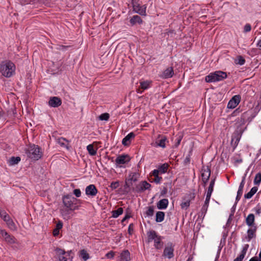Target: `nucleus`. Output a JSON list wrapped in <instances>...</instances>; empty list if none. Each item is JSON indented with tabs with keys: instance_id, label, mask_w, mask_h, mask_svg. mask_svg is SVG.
Here are the masks:
<instances>
[{
	"instance_id": "nucleus-1",
	"label": "nucleus",
	"mask_w": 261,
	"mask_h": 261,
	"mask_svg": "<svg viewBox=\"0 0 261 261\" xmlns=\"http://www.w3.org/2000/svg\"><path fill=\"white\" fill-rule=\"evenodd\" d=\"M15 65L10 61L6 60L0 63V73L6 77H10L15 74Z\"/></svg>"
},
{
	"instance_id": "nucleus-2",
	"label": "nucleus",
	"mask_w": 261,
	"mask_h": 261,
	"mask_svg": "<svg viewBox=\"0 0 261 261\" xmlns=\"http://www.w3.org/2000/svg\"><path fill=\"white\" fill-rule=\"evenodd\" d=\"M147 239L146 242L149 243L152 241L154 242V246L157 250L161 249L164 246L162 241L163 237L159 236L154 230H151L147 232Z\"/></svg>"
},
{
	"instance_id": "nucleus-3",
	"label": "nucleus",
	"mask_w": 261,
	"mask_h": 261,
	"mask_svg": "<svg viewBox=\"0 0 261 261\" xmlns=\"http://www.w3.org/2000/svg\"><path fill=\"white\" fill-rule=\"evenodd\" d=\"M62 201L64 205L68 210L73 211L79 208L77 202L79 201L76 198L71 195H66L62 197Z\"/></svg>"
},
{
	"instance_id": "nucleus-4",
	"label": "nucleus",
	"mask_w": 261,
	"mask_h": 261,
	"mask_svg": "<svg viewBox=\"0 0 261 261\" xmlns=\"http://www.w3.org/2000/svg\"><path fill=\"white\" fill-rule=\"evenodd\" d=\"M227 77L226 72L221 71H217L205 76V81L207 83L221 81Z\"/></svg>"
},
{
	"instance_id": "nucleus-5",
	"label": "nucleus",
	"mask_w": 261,
	"mask_h": 261,
	"mask_svg": "<svg viewBox=\"0 0 261 261\" xmlns=\"http://www.w3.org/2000/svg\"><path fill=\"white\" fill-rule=\"evenodd\" d=\"M27 154L28 157L34 160H38L42 156V152L40 151V148L35 145L30 146Z\"/></svg>"
},
{
	"instance_id": "nucleus-6",
	"label": "nucleus",
	"mask_w": 261,
	"mask_h": 261,
	"mask_svg": "<svg viewBox=\"0 0 261 261\" xmlns=\"http://www.w3.org/2000/svg\"><path fill=\"white\" fill-rule=\"evenodd\" d=\"M195 197V194L194 193H190L186 195L180 204L181 207L183 209H187L190 206L191 201L193 200Z\"/></svg>"
},
{
	"instance_id": "nucleus-7",
	"label": "nucleus",
	"mask_w": 261,
	"mask_h": 261,
	"mask_svg": "<svg viewBox=\"0 0 261 261\" xmlns=\"http://www.w3.org/2000/svg\"><path fill=\"white\" fill-rule=\"evenodd\" d=\"M211 175V169L208 166L203 167L201 169L202 181L203 182V186L205 187Z\"/></svg>"
},
{
	"instance_id": "nucleus-8",
	"label": "nucleus",
	"mask_w": 261,
	"mask_h": 261,
	"mask_svg": "<svg viewBox=\"0 0 261 261\" xmlns=\"http://www.w3.org/2000/svg\"><path fill=\"white\" fill-rule=\"evenodd\" d=\"M0 233L8 243L13 244L16 242L15 237L8 234L5 230L0 229Z\"/></svg>"
},
{
	"instance_id": "nucleus-9",
	"label": "nucleus",
	"mask_w": 261,
	"mask_h": 261,
	"mask_svg": "<svg viewBox=\"0 0 261 261\" xmlns=\"http://www.w3.org/2000/svg\"><path fill=\"white\" fill-rule=\"evenodd\" d=\"M240 100L241 96L240 95H236L233 96L229 101L227 105V108L229 109L235 108L239 105Z\"/></svg>"
},
{
	"instance_id": "nucleus-10",
	"label": "nucleus",
	"mask_w": 261,
	"mask_h": 261,
	"mask_svg": "<svg viewBox=\"0 0 261 261\" xmlns=\"http://www.w3.org/2000/svg\"><path fill=\"white\" fill-rule=\"evenodd\" d=\"M139 174L137 172L131 173L129 174L128 178L125 181V186L130 187L132 185V182H136L138 180L139 177Z\"/></svg>"
},
{
	"instance_id": "nucleus-11",
	"label": "nucleus",
	"mask_w": 261,
	"mask_h": 261,
	"mask_svg": "<svg viewBox=\"0 0 261 261\" xmlns=\"http://www.w3.org/2000/svg\"><path fill=\"white\" fill-rule=\"evenodd\" d=\"M150 187L151 185L149 183L145 180L142 181L136 186V190L138 192H142L150 189Z\"/></svg>"
},
{
	"instance_id": "nucleus-12",
	"label": "nucleus",
	"mask_w": 261,
	"mask_h": 261,
	"mask_svg": "<svg viewBox=\"0 0 261 261\" xmlns=\"http://www.w3.org/2000/svg\"><path fill=\"white\" fill-rule=\"evenodd\" d=\"M163 255L169 259L172 258L174 256V248L170 245L166 247L164 250Z\"/></svg>"
},
{
	"instance_id": "nucleus-13",
	"label": "nucleus",
	"mask_w": 261,
	"mask_h": 261,
	"mask_svg": "<svg viewBox=\"0 0 261 261\" xmlns=\"http://www.w3.org/2000/svg\"><path fill=\"white\" fill-rule=\"evenodd\" d=\"M61 104V99L60 98L56 96L50 97L48 101V105L51 107H58L60 106Z\"/></svg>"
},
{
	"instance_id": "nucleus-14",
	"label": "nucleus",
	"mask_w": 261,
	"mask_h": 261,
	"mask_svg": "<svg viewBox=\"0 0 261 261\" xmlns=\"http://www.w3.org/2000/svg\"><path fill=\"white\" fill-rule=\"evenodd\" d=\"M160 174L156 170H153L150 173V176H153V178L151 179V182H154L157 184H160L162 180V177L160 176Z\"/></svg>"
},
{
	"instance_id": "nucleus-15",
	"label": "nucleus",
	"mask_w": 261,
	"mask_h": 261,
	"mask_svg": "<svg viewBox=\"0 0 261 261\" xmlns=\"http://www.w3.org/2000/svg\"><path fill=\"white\" fill-rule=\"evenodd\" d=\"M97 190L94 185H90L86 188L85 192L87 195L95 196L97 193Z\"/></svg>"
},
{
	"instance_id": "nucleus-16",
	"label": "nucleus",
	"mask_w": 261,
	"mask_h": 261,
	"mask_svg": "<svg viewBox=\"0 0 261 261\" xmlns=\"http://www.w3.org/2000/svg\"><path fill=\"white\" fill-rule=\"evenodd\" d=\"M146 6L145 5L140 6L139 4L133 7L134 11L142 16L146 15Z\"/></svg>"
},
{
	"instance_id": "nucleus-17",
	"label": "nucleus",
	"mask_w": 261,
	"mask_h": 261,
	"mask_svg": "<svg viewBox=\"0 0 261 261\" xmlns=\"http://www.w3.org/2000/svg\"><path fill=\"white\" fill-rule=\"evenodd\" d=\"M130 160L127 155H121L117 157L115 162L117 165L124 164L128 162Z\"/></svg>"
},
{
	"instance_id": "nucleus-18",
	"label": "nucleus",
	"mask_w": 261,
	"mask_h": 261,
	"mask_svg": "<svg viewBox=\"0 0 261 261\" xmlns=\"http://www.w3.org/2000/svg\"><path fill=\"white\" fill-rule=\"evenodd\" d=\"M135 137L134 133L132 132L126 136L122 140V143L124 146H127L130 143V140Z\"/></svg>"
},
{
	"instance_id": "nucleus-19",
	"label": "nucleus",
	"mask_w": 261,
	"mask_h": 261,
	"mask_svg": "<svg viewBox=\"0 0 261 261\" xmlns=\"http://www.w3.org/2000/svg\"><path fill=\"white\" fill-rule=\"evenodd\" d=\"M56 251L59 256V261H67V256L65 255L66 252L64 250L57 248Z\"/></svg>"
},
{
	"instance_id": "nucleus-20",
	"label": "nucleus",
	"mask_w": 261,
	"mask_h": 261,
	"mask_svg": "<svg viewBox=\"0 0 261 261\" xmlns=\"http://www.w3.org/2000/svg\"><path fill=\"white\" fill-rule=\"evenodd\" d=\"M174 74L173 69L172 67L167 68L162 73V77L165 79L171 77Z\"/></svg>"
},
{
	"instance_id": "nucleus-21",
	"label": "nucleus",
	"mask_w": 261,
	"mask_h": 261,
	"mask_svg": "<svg viewBox=\"0 0 261 261\" xmlns=\"http://www.w3.org/2000/svg\"><path fill=\"white\" fill-rule=\"evenodd\" d=\"M248 247H249V245L246 244L243 247V248L241 251L240 255L238 257H237L236 259H234L233 260V261H242L246 254V252H247Z\"/></svg>"
},
{
	"instance_id": "nucleus-22",
	"label": "nucleus",
	"mask_w": 261,
	"mask_h": 261,
	"mask_svg": "<svg viewBox=\"0 0 261 261\" xmlns=\"http://www.w3.org/2000/svg\"><path fill=\"white\" fill-rule=\"evenodd\" d=\"M168 200L167 199H163L160 200L157 203V207L159 210L166 209L168 205Z\"/></svg>"
},
{
	"instance_id": "nucleus-23",
	"label": "nucleus",
	"mask_w": 261,
	"mask_h": 261,
	"mask_svg": "<svg viewBox=\"0 0 261 261\" xmlns=\"http://www.w3.org/2000/svg\"><path fill=\"white\" fill-rule=\"evenodd\" d=\"M130 253L127 250L123 251L120 254V258L119 261H129Z\"/></svg>"
},
{
	"instance_id": "nucleus-24",
	"label": "nucleus",
	"mask_w": 261,
	"mask_h": 261,
	"mask_svg": "<svg viewBox=\"0 0 261 261\" xmlns=\"http://www.w3.org/2000/svg\"><path fill=\"white\" fill-rule=\"evenodd\" d=\"M169 167V165L167 163H164L162 165L160 166L157 169H155L158 171L160 174H163L167 172Z\"/></svg>"
},
{
	"instance_id": "nucleus-25",
	"label": "nucleus",
	"mask_w": 261,
	"mask_h": 261,
	"mask_svg": "<svg viewBox=\"0 0 261 261\" xmlns=\"http://www.w3.org/2000/svg\"><path fill=\"white\" fill-rule=\"evenodd\" d=\"M142 22V19L138 15H135L130 19V23L132 25H135L137 23L141 24Z\"/></svg>"
},
{
	"instance_id": "nucleus-26",
	"label": "nucleus",
	"mask_w": 261,
	"mask_h": 261,
	"mask_svg": "<svg viewBox=\"0 0 261 261\" xmlns=\"http://www.w3.org/2000/svg\"><path fill=\"white\" fill-rule=\"evenodd\" d=\"M246 223L249 226H252L254 223V216L252 214H249L246 219Z\"/></svg>"
},
{
	"instance_id": "nucleus-27",
	"label": "nucleus",
	"mask_w": 261,
	"mask_h": 261,
	"mask_svg": "<svg viewBox=\"0 0 261 261\" xmlns=\"http://www.w3.org/2000/svg\"><path fill=\"white\" fill-rule=\"evenodd\" d=\"M58 143L61 146L66 147L68 149L69 142L67 140L64 138H60L58 139Z\"/></svg>"
},
{
	"instance_id": "nucleus-28",
	"label": "nucleus",
	"mask_w": 261,
	"mask_h": 261,
	"mask_svg": "<svg viewBox=\"0 0 261 261\" xmlns=\"http://www.w3.org/2000/svg\"><path fill=\"white\" fill-rule=\"evenodd\" d=\"M258 190L257 187H253L251 188L250 192H249L248 193L244 195V197L246 199H250L257 192Z\"/></svg>"
},
{
	"instance_id": "nucleus-29",
	"label": "nucleus",
	"mask_w": 261,
	"mask_h": 261,
	"mask_svg": "<svg viewBox=\"0 0 261 261\" xmlns=\"http://www.w3.org/2000/svg\"><path fill=\"white\" fill-rule=\"evenodd\" d=\"M165 217V213L163 212L159 211L156 213L155 221L156 222H162Z\"/></svg>"
},
{
	"instance_id": "nucleus-30",
	"label": "nucleus",
	"mask_w": 261,
	"mask_h": 261,
	"mask_svg": "<svg viewBox=\"0 0 261 261\" xmlns=\"http://www.w3.org/2000/svg\"><path fill=\"white\" fill-rule=\"evenodd\" d=\"M210 200L205 199L204 203L203 205L202 206L201 210V216L203 215V216H205V214L206 213V212L207 211V208L208 206Z\"/></svg>"
},
{
	"instance_id": "nucleus-31",
	"label": "nucleus",
	"mask_w": 261,
	"mask_h": 261,
	"mask_svg": "<svg viewBox=\"0 0 261 261\" xmlns=\"http://www.w3.org/2000/svg\"><path fill=\"white\" fill-rule=\"evenodd\" d=\"M123 212V208L119 207L117 210L113 211L112 212V217L115 218H117L118 216H119L120 215L122 214Z\"/></svg>"
},
{
	"instance_id": "nucleus-32",
	"label": "nucleus",
	"mask_w": 261,
	"mask_h": 261,
	"mask_svg": "<svg viewBox=\"0 0 261 261\" xmlns=\"http://www.w3.org/2000/svg\"><path fill=\"white\" fill-rule=\"evenodd\" d=\"M256 229H249L247 230V239L248 241H250L255 236Z\"/></svg>"
},
{
	"instance_id": "nucleus-33",
	"label": "nucleus",
	"mask_w": 261,
	"mask_h": 261,
	"mask_svg": "<svg viewBox=\"0 0 261 261\" xmlns=\"http://www.w3.org/2000/svg\"><path fill=\"white\" fill-rule=\"evenodd\" d=\"M167 140V138L165 136H162L161 140L159 141V142H156L157 145L158 146L161 147L162 148H165L166 147V141Z\"/></svg>"
},
{
	"instance_id": "nucleus-34",
	"label": "nucleus",
	"mask_w": 261,
	"mask_h": 261,
	"mask_svg": "<svg viewBox=\"0 0 261 261\" xmlns=\"http://www.w3.org/2000/svg\"><path fill=\"white\" fill-rule=\"evenodd\" d=\"M87 150L91 155H95L96 154V150H95L92 144H89L87 146Z\"/></svg>"
},
{
	"instance_id": "nucleus-35",
	"label": "nucleus",
	"mask_w": 261,
	"mask_h": 261,
	"mask_svg": "<svg viewBox=\"0 0 261 261\" xmlns=\"http://www.w3.org/2000/svg\"><path fill=\"white\" fill-rule=\"evenodd\" d=\"M20 161V158L19 156L14 157L12 156L9 160V163L11 165L17 164Z\"/></svg>"
},
{
	"instance_id": "nucleus-36",
	"label": "nucleus",
	"mask_w": 261,
	"mask_h": 261,
	"mask_svg": "<svg viewBox=\"0 0 261 261\" xmlns=\"http://www.w3.org/2000/svg\"><path fill=\"white\" fill-rule=\"evenodd\" d=\"M6 223L8 227L11 230H15L16 229L17 227L13 221L11 219L7 222Z\"/></svg>"
},
{
	"instance_id": "nucleus-37",
	"label": "nucleus",
	"mask_w": 261,
	"mask_h": 261,
	"mask_svg": "<svg viewBox=\"0 0 261 261\" xmlns=\"http://www.w3.org/2000/svg\"><path fill=\"white\" fill-rule=\"evenodd\" d=\"M80 255L85 261L89 258V254L84 249H83L80 251Z\"/></svg>"
},
{
	"instance_id": "nucleus-38",
	"label": "nucleus",
	"mask_w": 261,
	"mask_h": 261,
	"mask_svg": "<svg viewBox=\"0 0 261 261\" xmlns=\"http://www.w3.org/2000/svg\"><path fill=\"white\" fill-rule=\"evenodd\" d=\"M150 82L149 81H144L140 82V88L143 90H146L150 87Z\"/></svg>"
},
{
	"instance_id": "nucleus-39",
	"label": "nucleus",
	"mask_w": 261,
	"mask_h": 261,
	"mask_svg": "<svg viewBox=\"0 0 261 261\" xmlns=\"http://www.w3.org/2000/svg\"><path fill=\"white\" fill-rule=\"evenodd\" d=\"M235 63L237 64H239L240 65H242L245 64V60L244 59V58L242 56H239L236 59Z\"/></svg>"
},
{
	"instance_id": "nucleus-40",
	"label": "nucleus",
	"mask_w": 261,
	"mask_h": 261,
	"mask_svg": "<svg viewBox=\"0 0 261 261\" xmlns=\"http://www.w3.org/2000/svg\"><path fill=\"white\" fill-rule=\"evenodd\" d=\"M261 182V173H257L254 179V184L255 185H259Z\"/></svg>"
},
{
	"instance_id": "nucleus-41",
	"label": "nucleus",
	"mask_w": 261,
	"mask_h": 261,
	"mask_svg": "<svg viewBox=\"0 0 261 261\" xmlns=\"http://www.w3.org/2000/svg\"><path fill=\"white\" fill-rule=\"evenodd\" d=\"M38 0H20L22 5L34 4L38 3Z\"/></svg>"
},
{
	"instance_id": "nucleus-42",
	"label": "nucleus",
	"mask_w": 261,
	"mask_h": 261,
	"mask_svg": "<svg viewBox=\"0 0 261 261\" xmlns=\"http://www.w3.org/2000/svg\"><path fill=\"white\" fill-rule=\"evenodd\" d=\"M109 117H110L109 114H108L107 113H103V114H101L99 116V119L100 120L107 121V120H108Z\"/></svg>"
},
{
	"instance_id": "nucleus-43",
	"label": "nucleus",
	"mask_w": 261,
	"mask_h": 261,
	"mask_svg": "<svg viewBox=\"0 0 261 261\" xmlns=\"http://www.w3.org/2000/svg\"><path fill=\"white\" fill-rule=\"evenodd\" d=\"M154 213V208L153 206H149L146 212V214L148 216H153Z\"/></svg>"
},
{
	"instance_id": "nucleus-44",
	"label": "nucleus",
	"mask_w": 261,
	"mask_h": 261,
	"mask_svg": "<svg viewBox=\"0 0 261 261\" xmlns=\"http://www.w3.org/2000/svg\"><path fill=\"white\" fill-rule=\"evenodd\" d=\"M38 3L43 4L48 7H50L52 4V3L48 0H38Z\"/></svg>"
},
{
	"instance_id": "nucleus-45",
	"label": "nucleus",
	"mask_w": 261,
	"mask_h": 261,
	"mask_svg": "<svg viewBox=\"0 0 261 261\" xmlns=\"http://www.w3.org/2000/svg\"><path fill=\"white\" fill-rule=\"evenodd\" d=\"M119 186V181H113L111 184L110 187L112 189V190H114L117 189Z\"/></svg>"
},
{
	"instance_id": "nucleus-46",
	"label": "nucleus",
	"mask_w": 261,
	"mask_h": 261,
	"mask_svg": "<svg viewBox=\"0 0 261 261\" xmlns=\"http://www.w3.org/2000/svg\"><path fill=\"white\" fill-rule=\"evenodd\" d=\"M251 25L249 23H247L245 25L244 27V32L247 33L251 31Z\"/></svg>"
},
{
	"instance_id": "nucleus-47",
	"label": "nucleus",
	"mask_w": 261,
	"mask_h": 261,
	"mask_svg": "<svg viewBox=\"0 0 261 261\" xmlns=\"http://www.w3.org/2000/svg\"><path fill=\"white\" fill-rule=\"evenodd\" d=\"M215 182V178L212 179L211 180V182H210V185H209V187L208 188V190H210V191H213Z\"/></svg>"
},
{
	"instance_id": "nucleus-48",
	"label": "nucleus",
	"mask_w": 261,
	"mask_h": 261,
	"mask_svg": "<svg viewBox=\"0 0 261 261\" xmlns=\"http://www.w3.org/2000/svg\"><path fill=\"white\" fill-rule=\"evenodd\" d=\"M73 194L76 197H80L81 196V192L79 189H76L73 190Z\"/></svg>"
},
{
	"instance_id": "nucleus-49",
	"label": "nucleus",
	"mask_w": 261,
	"mask_h": 261,
	"mask_svg": "<svg viewBox=\"0 0 261 261\" xmlns=\"http://www.w3.org/2000/svg\"><path fill=\"white\" fill-rule=\"evenodd\" d=\"M242 194H243V191L241 190H238V192H237V195L236 197V201H238L239 200H240Z\"/></svg>"
},
{
	"instance_id": "nucleus-50",
	"label": "nucleus",
	"mask_w": 261,
	"mask_h": 261,
	"mask_svg": "<svg viewBox=\"0 0 261 261\" xmlns=\"http://www.w3.org/2000/svg\"><path fill=\"white\" fill-rule=\"evenodd\" d=\"M114 252L111 251L107 253L106 255V256L108 258H113L114 256Z\"/></svg>"
},
{
	"instance_id": "nucleus-51",
	"label": "nucleus",
	"mask_w": 261,
	"mask_h": 261,
	"mask_svg": "<svg viewBox=\"0 0 261 261\" xmlns=\"http://www.w3.org/2000/svg\"><path fill=\"white\" fill-rule=\"evenodd\" d=\"M245 177L244 176V177H243L242 180L241 182L240 183V185L239 186V188L238 190H241L243 191V188L244 186V184H245Z\"/></svg>"
},
{
	"instance_id": "nucleus-52",
	"label": "nucleus",
	"mask_w": 261,
	"mask_h": 261,
	"mask_svg": "<svg viewBox=\"0 0 261 261\" xmlns=\"http://www.w3.org/2000/svg\"><path fill=\"white\" fill-rule=\"evenodd\" d=\"M65 255H66L67 257H69V259H71V260H72L73 258V253L71 250L66 252Z\"/></svg>"
},
{
	"instance_id": "nucleus-53",
	"label": "nucleus",
	"mask_w": 261,
	"mask_h": 261,
	"mask_svg": "<svg viewBox=\"0 0 261 261\" xmlns=\"http://www.w3.org/2000/svg\"><path fill=\"white\" fill-rule=\"evenodd\" d=\"M63 223L61 221H59L56 225V229L54 230V232L58 230L61 229Z\"/></svg>"
},
{
	"instance_id": "nucleus-54",
	"label": "nucleus",
	"mask_w": 261,
	"mask_h": 261,
	"mask_svg": "<svg viewBox=\"0 0 261 261\" xmlns=\"http://www.w3.org/2000/svg\"><path fill=\"white\" fill-rule=\"evenodd\" d=\"M212 192H213L212 191H210V190H207L205 199L210 200V198H211Z\"/></svg>"
},
{
	"instance_id": "nucleus-55",
	"label": "nucleus",
	"mask_w": 261,
	"mask_h": 261,
	"mask_svg": "<svg viewBox=\"0 0 261 261\" xmlns=\"http://www.w3.org/2000/svg\"><path fill=\"white\" fill-rule=\"evenodd\" d=\"M133 224H129V226H128V232L129 234H132L133 232Z\"/></svg>"
},
{
	"instance_id": "nucleus-56",
	"label": "nucleus",
	"mask_w": 261,
	"mask_h": 261,
	"mask_svg": "<svg viewBox=\"0 0 261 261\" xmlns=\"http://www.w3.org/2000/svg\"><path fill=\"white\" fill-rule=\"evenodd\" d=\"M4 221L6 222H8L9 220L11 219L10 216L6 213L2 218Z\"/></svg>"
},
{
	"instance_id": "nucleus-57",
	"label": "nucleus",
	"mask_w": 261,
	"mask_h": 261,
	"mask_svg": "<svg viewBox=\"0 0 261 261\" xmlns=\"http://www.w3.org/2000/svg\"><path fill=\"white\" fill-rule=\"evenodd\" d=\"M190 162V155L188 154V155H187L186 156V158H185V159L184 160V163L185 164H189Z\"/></svg>"
},
{
	"instance_id": "nucleus-58",
	"label": "nucleus",
	"mask_w": 261,
	"mask_h": 261,
	"mask_svg": "<svg viewBox=\"0 0 261 261\" xmlns=\"http://www.w3.org/2000/svg\"><path fill=\"white\" fill-rule=\"evenodd\" d=\"M255 211L256 214L259 215L260 214H261V207L257 206L255 208Z\"/></svg>"
},
{
	"instance_id": "nucleus-59",
	"label": "nucleus",
	"mask_w": 261,
	"mask_h": 261,
	"mask_svg": "<svg viewBox=\"0 0 261 261\" xmlns=\"http://www.w3.org/2000/svg\"><path fill=\"white\" fill-rule=\"evenodd\" d=\"M130 217H131L130 214L127 213L125 215V217L122 220V222H123L124 221H125L126 220H127V219H128Z\"/></svg>"
},
{
	"instance_id": "nucleus-60",
	"label": "nucleus",
	"mask_w": 261,
	"mask_h": 261,
	"mask_svg": "<svg viewBox=\"0 0 261 261\" xmlns=\"http://www.w3.org/2000/svg\"><path fill=\"white\" fill-rule=\"evenodd\" d=\"M68 47V46L59 45L57 48V49H59V50H64L65 49H66Z\"/></svg>"
},
{
	"instance_id": "nucleus-61",
	"label": "nucleus",
	"mask_w": 261,
	"mask_h": 261,
	"mask_svg": "<svg viewBox=\"0 0 261 261\" xmlns=\"http://www.w3.org/2000/svg\"><path fill=\"white\" fill-rule=\"evenodd\" d=\"M132 4L133 5V7L135 6H137L139 5V0H132Z\"/></svg>"
},
{
	"instance_id": "nucleus-62",
	"label": "nucleus",
	"mask_w": 261,
	"mask_h": 261,
	"mask_svg": "<svg viewBox=\"0 0 261 261\" xmlns=\"http://www.w3.org/2000/svg\"><path fill=\"white\" fill-rule=\"evenodd\" d=\"M6 214V212L5 211L2 210L0 209V217L2 218H3L4 216Z\"/></svg>"
},
{
	"instance_id": "nucleus-63",
	"label": "nucleus",
	"mask_w": 261,
	"mask_h": 261,
	"mask_svg": "<svg viewBox=\"0 0 261 261\" xmlns=\"http://www.w3.org/2000/svg\"><path fill=\"white\" fill-rule=\"evenodd\" d=\"M257 46L261 47V39H259L257 43Z\"/></svg>"
},
{
	"instance_id": "nucleus-64",
	"label": "nucleus",
	"mask_w": 261,
	"mask_h": 261,
	"mask_svg": "<svg viewBox=\"0 0 261 261\" xmlns=\"http://www.w3.org/2000/svg\"><path fill=\"white\" fill-rule=\"evenodd\" d=\"M249 261H258L256 257L251 258Z\"/></svg>"
}]
</instances>
